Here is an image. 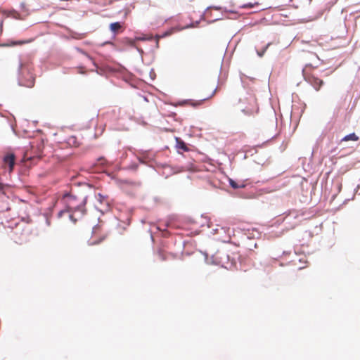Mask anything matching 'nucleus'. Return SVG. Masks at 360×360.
Returning <instances> with one entry per match:
<instances>
[{
  "label": "nucleus",
  "instance_id": "1",
  "mask_svg": "<svg viewBox=\"0 0 360 360\" xmlns=\"http://www.w3.org/2000/svg\"><path fill=\"white\" fill-rule=\"evenodd\" d=\"M86 196L78 199L72 193H66L63 195L61 200L67 207V212H69L70 211L72 212V214H69V217L73 222L77 221V219L75 218V214L76 212H79L80 216H83L86 214V210L84 209V205L86 204ZM65 213H66V211H61L60 212L59 215L60 216Z\"/></svg>",
  "mask_w": 360,
  "mask_h": 360
},
{
  "label": "nucleus",
  "instance_id": "7",
  "mask_svg": "<svg viewBox=\"0 0 360 360\" xmlns=\"http://www.w3.org/2000/svg\"><path fill=\"white\" fill-rule=\"evenodd\" d=\"M217 91V88H215L212 91V94H210V96H208L207 98H202V99H200V100H198V101H191H191H188V103L190 105L193 106V107L199 106V105H202L204 103V101H205L212 98L215 95Z\"/></svg>",
  "mask_w": 360,
  "mask_h": 360
},
{
  "label": "nucleus",
  "instance_id": "18",
  "mask_svg": "<svg viewBox=\"0 0 360 360\" xmlns=\"http://www.w3.org/2000/svg\"><path fill=\"white\" fill-rule=\"evenodd\" d=\"M259 4L257 2L255 3V4H243V6H241V8H252L255 6V5H258Z\"/></svg>",
  "mask_w": 360,
  "mask_h": 360
},
{
  "label": "nucleus",
  "instance_id": "17",
  "mask_svg": "<svg viewBox=\"0 0 360 360\" xmlns=\"http://www.w3.org/2000/svg\"><path fill=\"white\" fill-rule=\"evenodd\" d=\"M18 234H19V233H18V232H17V231H15V232L14 233L15 236H17ZM20 235H22V236H24V234H23L22 233H20ZM14 240H15V241L17 243H19V244H22V243L24 242V240H25L24 239H19V240H17V238H16V237H15V238H14Z\"/></svg>",
  "mask_w": 360,
  "mask_h": 360
},
{
  "label": "nucleus",
  "instance_id": "4",
  "mask_svg": "<svg viewBox=\"0 0 360 360\" xmlns=\"http://www.w3.org/2000/svg\"><path fill=\"white\" fill-rule=\"evenodd\" d=\"M22 74L26 73L27 77L22 76L20 79V84L22 86L32 88L34 85L35 78L32 74L29 72L27 70L22 69Z\"/></svg>",
  "mask_w": 360,
  "mask_h": 360
},
{
  "label": "nucleus",
  "instance_id": "3",
  "mask_svg": "<svg viewBox=\"0 0 360 360\" xmlns=\"http://www.w3.org/2000/svg\"><path fill=\"white\" fill-rule=\"evenodd\" d=\"M15 164V155L13 153H7L3 158V167L9 173L13 171Z\"/></svg>",
  "mask_w": 360,
  "mask_h": 360
},
{
  "label": "nucleus",
  "instance_id": "11",
  "mask_svg": "<svg viewBox=\"0 0 360 360\" xmlns=\"http://www.w3.org/2000/svg\"><path fill=\"white\" fill-rule=\"evenodd\" d=\"M359 140V136L355 134V133L349 134L345 137H343L341 139V142L343 141H357Z\"/></svg>",
  "mask_w": 360,
  "mask_h": 360
},
{
  "label": "nucleus",
  "instance_id": "23",
  "mask_svg": "<svg viewBox=\"0 0 360 360\" xmlns=\"http://www.w3.org/2000/svg\"><path fill=\"white\" fill-rule=\"evenodd\" d=\"M98 228H97V227H94V228L93 229V233H94V235L96 233V231H97V230H98Z\"/></svg>",
  "mask_w": 360,
  "mask_h": 360
},
{
  "label": "nucleus",
  "instance_id": "25",
  "mask_svg": "<svg viewBox=\"0 0 360 360\" xmlns=\"http://www.w3.org/2000/svg\"><path fill=\"white\" fill-rule=\"evenodd\" d=\"M130 44H131V45H134V41H130Z\"/></svg>",
  "mask_w": 360,
  "mask_h": 360
},
{
  "label": "nucleus",
  "instance_id": "12",
  "mask_svg": "<svg viewBox=\"0 0 360 360\" xmlns=\"http://www.w3.org/2000/svg\"><path fill=\"white\" fill-rule=\"evenodd\" d=\"M107 237V234L105 233H103L101 235L98 240H94L91 241V245H98L100 243H101L103 240H104Z\"/></svg>",
  "mask_w": 360,
  "mask_h": 360
},
{
  "label": "nucleus",
  "instance_id": "24",
  "mask_svg": "<svg viewBox=\"0 0 360 360\" xmlns=\"http://www.w3.org/2000/svg\"><path fill=\"white\" fill-rule=\"evenodd\" d=\"M5 198L4 193H0V198Z\"/></svg>",
  "mask_w": 360,
  "mask_h": 360
},
{
  "label": "nucleus",
  "instance_id": "5",
  "mask_svg": "<svg viewBox=\"0 0 360 360\" xmlns=\"http://www.w3.org/2000/svg\"><path fill=\"white\" fill-rule=\"evenodd\" d=\"M98 204H95L96 209L101 212H104L108 210V203L105 198L99 195L98 198H96Z\"/></svg>",
  "mask_w": 360,
  "mask_h": 360
},
{
  "label": "nucleus",
  "instance_id": "20",
  "mask_svg": "<svg viewBox=\"0 0 360 360\" xmlns=\"http://www.w3.org/2000/svg\"><path fill=\"white\" fill-rule=\"evenodd\" d=\"M158 256L160 258L161 260L164 261L166 259V257H165V255L164 252H162V251H160L158 252Z\"/></svg>",
  "mask_w": 360,
  "mask_h": 360
},
{
  "label": "nucleus",
  "instance_id": "19",
  "mask_svg": "<svg viewBox=\"0 0 360 360\" xmlns=\"http://www.w3.org/2000/svg\"><path fill=\"white\" fill-rule=\"evenodd\" d=\"M104 129H105V126H104L103 124H101V125L99 127V128H97V127H96V132H97V131H98V132H99V134H101L103 132Z\"/></svg>",
  "mask_w": 360,
  "mask_h": 360
},
{
  "label": "nucleus",
  "instance_id": "21",
  "mask_svg": "<svg viewBox=\"0 0 360 360\" xmlns=\"http://www.w3.org/2000/svg\"><path fill=\"white\" fill-rule=\"evenodd\" d=\"M269 45H270V44H268L262 51H261V52L258 51L257 52V54L259 55V56H260V57L263 56V55L264 54V52L268 49Z\"/></svg>",
  "mask_w": 360,
  "mask_h": 360
},
{
  "label": "nucleus",
  "instance_id": "16",
  "mask_svg": "<svg viewBox=\"0 0 360 360\" xmlns=\"http://www.w3.org/2000/svg\"><path fill=\"white\" fill-rule=\"evenodd\" d=\"M230 185L233 188H239L244 187V185H243V184L239 185L236 182H235L233 180H231V179L230 180Z\"/></svg>",
  "mask_w": 360,
  "mask_h": 360
},
{
  "label": "nucleus",
  "instance_id": "6",
  "mask_svg": "<svg viewBox=\"0 0 360 360\" xmlns=\"http://www.w3.org/2000/svg\"><path fill=\"white\" fill-rule=\"evenodd\" d=\"M34 146H36L37 148V150L35 152L34 155H32L31 152H30L29 150H27L24 155L25 159L32 160V159H34V158H39L41 156V153H42L41 149V143H37V144H36V146L32 145L31 147H32V148H33Z\"/></svg>",
  "mask_w": 360,
  "mask_h": 360
},
{
  "label": "nucleus",
  "instance_id": "10",
  "mask_svg": "<svg viewBox=\"0 0 360 360\" xmlns=\"http://www.w3.org/2000/svg\"><path fill=\"white\" fill-rule=\"evenodd\" d=\"M122 29V25L119 22H112L110 25V30L113 33H117Z\"/></svg>",
  "mask_w": 360,
  "mask_h": 360
},
{
  "label": "nucleus",
  "instance_id": "8",
  "mask_svg": "<svg viewBox=\"0 0 360 360\" xmlns=\"http://www.w3.org/2000/svg\"><path fill=\"white\" fill-rule=\"evenodd\" d=\"M34 39L31 38L26 40H20V41H11L7 45L8 46H15V45H23L25 44H30L34 41Z\"/></svg>",
  "mask_w": 360,
  "mask_h": 360
},
{
  "label": "nucleus",
  "instance_id": "2",
  "mask_svg": "<svg viewBox=\"0 0 360 360\" xmlns=\"http://www.w3.org/2000/svg\"><path fill=\"white\" fill-rule=\"evenodd\" d=\"M304 78L307 82L310 84L316 91H319L323 84V81L319 78L314 72L304 71Z\"/></svg>",
  "mask_w": 360,
  "mask_h": 360
},
{
  "label": "nucleus",
  "instance_id": "22",
  "mask_svg": "<svg viewBox=\"0 0 360 360\" xmlns=\"http://www.w3.org/2000/svg\"><path fill=\"white\" fill-rule=\"evenodd\" d=\"M3 188H4V185H3V184L0 183V193H4V192L2 191Z\"/></svg>",
  "mask_w": 360,
  "mask_h": 360
},
{
  "label": "nucleus",
  "instance_id": "9",
  "mask_svg": "<svg viewBox=\"0 0 360 360\" xmlns=\"http://www.w3.org/2000/svg\"><path fill=\"white\" fill-rule=\"evenodd\" d=\"M253 105L251 108H245L243 110V112L248 115H253L255 113H257L258 112V107L257 106L255 101H253Z\"/></svg>",
  "mask_w": 360,
  "mask_h": 360
},
{
  "label": "nucleus",
  "instance_id": "13",
  "mask_svg": "<svg viewBox=\"0 0 360 360\" xmlns=\"http://www.w3.org/2000/svg\"><path fill=\"white\" fill-rule=\"evenodd\" d=\"M177 146L179 148L184 150V151L188 150V148L186 143L182 141L177 140Z\"/></svg>",
  "mask_w": 360,
  "mask_h": 360
},
{
  "label": "nucleus",
  "instance_id": "14",
  "mask_svg": "<svg viewBox=\"0 0 360 360\" xmlns=\"http://www.w3.org/2000/svg\"><path fill=\"white\" fill-rule=\"evenodd\" d=\"M171 34V32H167L165 33H164L162 35H156L155 36V39H156V46L158 47L159 46V40L160 38L162 37H166V36H168V35H170Z\"/></svg>",
  "mask_w": 360,
  "mask_h": 360
},
{
  "label": "nucleus",
  "instance_id": "15",
  "mask_svg": "<svg viewBox=\"0 0 360 360\" xmlns=\"http://www.w3.org/2000/svg\"><path fill=\"white\" fill-rule=\"evenodd\" d=\"M152 39H153L152 35H148V36L145 35L143 37H139L136 38V39L139 40V41L151 40Z\"/></svg>",
  "mask_w": 360,
  "mask_h": 360
}]
</instances>
